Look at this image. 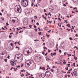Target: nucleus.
I'll return each mask as SVG.
<instances>
[{"instance_id": "338daca9", "label": "nucleus", "mask_w": 78, "mask_h": 78, "mask_svg": "<svg viewBox=\"0 0 78 78\" xmlns=\"http://www.w3.org/2000/svg\"><path fill=\"white\" fill-rule=\"evenodd\" d=\"M4 11V10H3V9H2V12H3V11Z\"/></svg>"}, {"instance_id": "f704fd0d", "label": "nucleus", "mask_w": 78, "mask_h": 78, "mask_svg": "<svg viewBox=\"0 0 78 78\" xmlns=\"http://www.w3.org/2000/svg\"><path fill=\"white\" fill-rule=\"evenodd\" d=\"M48 54V52H46V53L45 54V56H47V55Z\"/></svg>"}, {"instance_id": "c85d7f7f", "label": "nucleus", "mask_w": 78, "mask_h": 78, "mask_svg": "<svg viewBox=\"0 0 78 78\" xmlns=\"http://www.w3.org/2000/svg\"><path fill=\"white\" fill-rule=\"evenodd\" d=\"M51 70L52 72H54V70H53V69H51Z\"/></svg>"}, {"instance_id": "c756f323", "label": "nucleus", "mask_w": 78, "mask_h": 78, "mask_svg": "<svg viewBox=\"0 0 78 78\" xmlns=\"http://www.w3.org/2000/svg\"><path fill=\"white\" fill-rule=\"evenodd\" d=\"M48 69H50V67L48 68L47 69H46V70H48Z\"/></svg>"}, {"instance_id": "72a5a7b5", "label": "nucleus", "mask_w": 78, "mask_h": 78, "mask_svg": "<svg viewBox=\"0 0 78 78\" xmlns=\"http://www.w3.org/2000/svg\"><path fill=\"white\" fill-rule=\"evenodd\" d=\"M34 28H36V25H34Z\"/></svg>"}, {"instance_id": "6e6552de", "label": "nucleus", "mask_w": 78, "mask_h": 78, "mask_svg": "<svg viewBox=\"0 0 78 78\" xmlns=\"http://www.w3.org/2000/svg\"><path fill=\"white\" fill-rule=\"evenodd\" d=\"M2 55H6V54L4 52H2L1 54H0V58H3V56Z\"/></svg>"}, {"instance_id": "c9c22d12", "label": "nucleus", "mask_w": 78, "mask_h": 78, "mask_svg": "<svg viewBox=\"0 0 78 78\" xmlns=\"http://www.w3.org/2000/svg\"><path fill=\"white\" fill-rule=\"evenodd\" d=\"M61 22V23H60V25H62V24H63L62 22Z\"/></svg>"}, {"instance_id": "f03ea898", "label": "nucleus", "mask_w": 78, "mask_h": 78, "mask_svg": "<svg viewBox=\"0 0 78 78\" xmlns=\"http://www.w3.org/2000/svg\"><path fill=\"white\" fill-rule=\"evenodd\" d=\"M15 11L16 12L20 13L22 12V9L19 5H16L15 8Z\"/></svg>"}, {"instance_id": "4d7b16f0", "label": "nucleus", "mask_w": 78, "mask_h": 78, "mask_svg": "<svg viewBox=\"0 0 78 78\" xmlns=\"http://www.w3.org/2000/svg\"><path fill=\"white\" fill-rule=\"evenodd\" d=\"M23 64H22L21 65V67H23Z\"/></svg>"}, {"instance_id": "f8f14e48", "label": "nucleus", "mask_w": 78, "mask_h": 78, "mask_svg": "<svg viewBox=\"0 0 78 78\" xmlns=\"http://www.w3.org/2000/svg\"><path fill=\"white\" fill-rule=\"evenodd\" d=\"M44 30H49V28L48 27H46L44 28Z\"/></svg>"}, {"instance_id": "5fc2aeb1", "label": "nucleus", "mask_w": 78, "mask_h": 78, "mask_svg": "<svg viewBox=\"0 0 78 78\" xmlns=\"http://www.w3.org/2000/svg\"><path fill=\"white\" fill-rule=\"evenodd\" d=\"M54 24H55V22H56V21H55V20H54Z\"/></svg>"}, {"instance_id": "9b49d317", "label": "nucleus", "mask_w": 78, "mask_h": 78, "mask_svg": "<svg viewBox=\"0 0 78 78\" xmlns=\"http://www.w3.org/2000/svg\"><path fill=\"white\" fill-rule=\"evenodd\" d=\"M44 75H45V74L42 73V74L40 75V76H41L42 78H44L45 77Z\"/></svg>"}, {"instance_id": "603ef678", "label": "nucleus", "mask_w": 78, "mask_h": 78, "mask_svg": "<svg viewBox=\"0 0 78 78\" xmlns=\"http://www.w3.org/2000/svg\"><path fill=\"white\" fill-rule=\"evenodd\" d=\"M63 63L64 64H66V62H63Z\"/></svg>"}, {"instance_id": "1a4fd4ad", "label": "nucleus", "mask_w": 78, "mask_h": 78, "mask_svg": "<svg viewBox=\"0 0 78 78\" xmlns=\"http://www.w3.org/2000/svg\"><path fill=\"white\" fill-rule=\"evenodd\" d=\"M35 60H36L37 61H40L41 60V58L38 56H37L35 57Z\"/></svg>"}, {"instance_id": "a878e982", "label": "nucleus", "mask_w": 78, "mask_h": 78, "mask_svg": "<svg viewBox=\"0 0 78 78\" xmlns=\"http://www.w3.org/2000/svg\"><path fill=\"white\" fill-rule=\"evenodd\" d=\"M44 49H46V50H47V47H43Z\"/></svg>"}, {"instance_id": "de8ad7c7", "label": "nucleus", "mask_w": 78, "mask_h": 78, "mask_svg": "<svg viewBox=\"0 0 78 78\" xmlns=\"http://www.w3.org/2000/svg\"><path fill=\"white\" fill-rule=\"evenodd\" d=\"M50 51H51L49 49H48V52L50 53Z\"/></svg>"}, {"instance_id": "2f4dec72", "label": "nucleus", "mask_w": 78, "mask_h": 78, "mask_svg": "<svg viewBox=\"0 0 78 78\" xmlns=\"http://www.w3.org/2000/svg\"><path fill=\"white\" fill-rule=\"evenodd\" d=\"M2 29L3 30H5V28H3V27H2Z\"/></svg>"}, {"instance_id": "b1692460", "label": "nucleus", "mask_w": 78, "mask_h": 78, "mask_svg": "<svg viewBox=\"0 0 78 78\" xmlns=\"http://www.w3.org/2000/svg\"><path fill=\"white\" fill-rule=\"evenodd\" d=\"M6 25L7 26H8V25H9V24H8V23H6Z\"/></svg>"}, {"instance_id": "dca6fc26", "label": "nucleus", "mask_w": 78, "mask_h": 78, "mask_svg": "<svg viewBox=\"0 0 78 78\" xmlns=\"http://www.w3.org/2000/svg\"><path fill=\"white\" fill-rule=\"evenodd\" d=\"M12 22H13L14 23H15V22H16V20L13 19L12 20Z\"/></svg>"}, {"instance_id": "8fccbe9b", "label": "nucleus", "mask_w": 78, "mask_h": 78, "mask_svg": "<svg viewBox=\"0 0 78 78\" xmlns=\"http://www.w3.org/2000/svg\"><path fill=\"white\" fill-rule=\"evenodd\" d=\"M38 29L39 30V31H41V29H40V28L39 27H38Z\"/></svg>"}, {"instance_id": "7ed1b4c3", "label": "nucleus", "mask_w": 78, "mask_h": 78, "mask_svg": "<svg viewBox=\"0 0 78 78\" xmlns=\"http://www.w3.org/2000/svg\"><path fill=\"white\" fill-rule=\"evenodd\" d=\"M21 4L23 6L26 7L28 5V2L27 0H23L21 1Z\"/></svg>"}, {"instance_id": "2eb2a0df", "label": "nucleus", "mask_w": 78, "mask_h": 78, "mask_svg": "<svg viewBox=\"0 0 78 78\" xmlns=\"http://www.w3.org/2000/svg\"><path fill=\"white\" fill-rule=\"evenodd\" d=\"M68 68H69V67L68 66H67L66 68H65V69L66 70H69V69H68Z\"/></svg>"}, {"instance_id": "39448f33", "label": "nucleus", "mask_w": 78, "mask_h": 78, "mask_svg": "<svg viewBox=\"0 0 78 78\" xmlns=\"http://www.w3.org/2000/svg\"><path fill=\"white\" fill-rule=\"evenodd\" d=\"M11 65L12 66H16V62L14 61H11L10 62Z\"/></svg>"}, {"instance_id": "7c9ffc66", "label": "nucleus", "mask_w": 78, "mask_h": 78, "mask_svg": "<svg viewBox=\"0 0 78 78\" xmlns=\"http://www.w3.org/2000/svg\"><path fill=\"white\" fill-rule=\"evenodd\" d=\"M11 37H12V36L11 35H9V38H11Z\"/></svg>"}, {"instance_id": "c03bdc74", "label": "nucleus", "mask_w": 78, "mask_h": 78, "mask_svg": "<svg viewBox=\"0 0 78 78\" xmlns=\"http://www.w3.org/2000/svg\"><path fill=\"white\" fill-rule=\"evenodd\" d=\"M44 19H45V20H46L47 19V18L46 17H44Z\"/></svg>"}, {"instance_id": "e2e57ef3", "label": "nucleus", "mask_w": 78, "mask_h": 78, "mask_svg": "<svg viewBox=\"0 0 78 78\" xmlns=\"http://www.w3.org/2000/svg\"><path fill=\"white\" fill-rule=\"evenodd\" d=\"M76 37H78V35H77V34H76Z\"/></svg>"}, {"instance_id": "20e7f679", "label": "nucleus", "mask_w": 78, "mask_h": 78, "mask_svg": "<svg viewBox=\"0 0 78 78\" xmlns=\"http://www.w3.org/2000/svg\"><path fill=\"white\" fill-rule=\"evenodd\" d=\"M45 75L47 74V77H48L51 74V72L50 71H47L45 72Z\"/></svg>"}, {"instance_id": "6ab92c4d", "label": "nucleus", "mask_w": 78, "mask_h": 78, "mask_svg": "<svg viewBox=\"0 0 78 78\" xmlns=\"http://www.w3.org/2000/svg\"><path fill=\"white\" fill-rule=\"evenodd\" d=\"M16 31H19V30H20V29H19L18 28H16Z\"/></svg>"}, {"instance_id": "774afa93", "label": "nucleus", "mask_w": 78, "mask_h": 78, "mask_svg": "<svg viewBox=\"0 0 78 78\" xmlns=\"http://www.w3.org/2000/svg\"><path fill=\"white\" fill-rule=\"evenodd\" d=\"M36 0H32V2H35V1Z\"/></svg>"}, {"instance_id": "cd10ccee", "label": "nucleus", "mask_w": 78, "mask_h": 78, "mask_svg": "<svg viewBox=\"0 0 78 78\" xmlns=\"http://www.w3.org/2000/svg\"><path fill=\"white\" fill-rule=\"evenodd\" d=\"M34 17V18H35V19H37V17L36 16H35Z\"/></svg>"}, {"instance_id": "ddd939ff", "label": "nucleus", "mask_w": 78, "mask_h": 78, "mask_svg": "<svg viewBox=\"0 0 78 78\" xmlns=\"http://www.w3.org/2000/svg\"><path fill=\"white\" fill-rule=\"evenodd\" d=\"M66 26L68 27H70V25L69 24H67Z\"/></svg>"}, {"instance_id": "a211bd4d", "label": "nucleus", "mask_w": 78, "mask_h": 78, "mask_svg": "<svg viewBox=\"0 0 78 78\" xmlns=\"http://www.w3.org/2000/svg\"><path fill=\"white\" fill-rule=\"evenodd\" d=\"M69 39L70 40H71V41H73V39L71 37H69Z\"/></svg>"}, {"instance_id": "052dcab7", "label": "nucleus", "mask_w": 78, "mask_h": 78, "mask_svg": "<svg viewBox=\"0 0 78 78\" xmlns=\"http://www.w3.org/2000/svg\"><path fill=\"white\" fill-rule=\"evenodd\" d=\"M33 5H34V4L32 3V4H31L32 6H33Z\"/></svg>"}, {"instance_id": "423d86ee", "label": "nucleus", "mask_w": 78, "mask_h": 78, "mask_svg": "<svg viewBox=\"0 0 78 78\" xmlns=\"http://www.w3.org/2000/svg\"><path fill=\"white\" fill-rule=\"evenodd\" d=\"M27 66H30V65L29 63L30 64H31L33 63V61L31 60H28L27 61Z\"/></svg>"}, {"instance_id": "3c124183", "label": "nucleus", "mask_w": 78, "mask_h": 78, "mask_svg": "<svg viewBox=\"0 0 78 78\" xmlns=\"http://www.w3.org/2000/svg\"><path fill=\"white\" fill-rule=\"evenodd\" d=\"M27 73L28 74L27 75H30V74H29V73H28V72Z\"/></svg>"}, {"instance_id": "0e129e2a", "label": "nucleus", "mask_w": 78, "mask_h": 78, "mask_svg": "<svg viewBox=\"0 0 78 78\" xmlns=\"http://www.w3.org/2000/svg\"><path fill=\"white\" fill-rule=\"evenodd\" d=\"M63 6H66V4H63Z\"/></svg>"}, {"instance_id": "49530a36", "label": "nucleus", "mask_w": 78, "mask_h": 78, "mask_svg": "<svg viewBox=\"0 0 78 78\" xmlns=\"http://www.w3.org/2000/svg\"><path fill=\"white\" fill-rule=\"evenodd\" d=\"M77 73H75V74L74 75V76H75L76 75H76H77Z\"/></svg>"}, {"instance_id": "680f3d73", "label": "nucleus", "mask_w": 78, "mask_h": 78, "mask_svg": "<svg viewBox=\"0 0 78 78\" xmlns=\"http://www.w3.org/2000/svg\"><path fill=\"white\" fill-rule=\"evenodd\" d=\"M44 12H47V11H46L45 9H44Z\"/></svg>"}, {"instance_id": "473e14b6", "label": "nucleus", "mask_w": 78, "mask_h": 78, "mask_svg": "<svg viewBox=\"0 0 78 78\" xmlns=\"http://www.w3.org/2000/svg\"><path fill=\"white\" fill-rule=\"evenodd\" d=\"M75 9H76V10L77 9V8H76V7H75V8H73V9H74V10Z\"/></svg>"}, {"instance_id": "4468645a", "label": "nucleus", "mask_w": 78, "mask_h": 78, "mask_svg": "<svg viewBox=\"0 0 78 78\" xmlns=\"http://www.w3.org/2000/svg\"><path fill=\"white\" fill-rule=\"evenodd\" d=\"M42 69H43L44 70H45V68L44 67H43L42 68Z\"/></svg>"}, {"instance_id": "a18cd8bd", "label": "nucleus", "mask_w": 78, "mask_h": 78, "mask_svg": "<svg viewBox=\"0 0 78 78\" xmlns=\"http://www.w3.org/2000/svg\"><path fill=\"white\" fill-rule=\"evenodd\" d=\"M51 22H52V21H51V22L50 21H49L48 22V23H51Z\"/></svg>"}, {"instance_id": "e433bc0d", "label": "nucleus", "mask_w": 78, "mask_h": 78, "mask_svg": "<svg viewBox=\"0 0 78 78\" xmlns=\"http://www.w3.org/2000/svg\"><path fill=\"white\" fill-rule=\"evenodd\" d=\"M75 70V71H74L75 73H77V71L76 70Z\"/></svg>"}, {"instance_id": "6e6d98bb", "label": "nucleus", "mask_w": 78, "mask_h": 78, "mask_svg": "<svg viewBox=\"0 0 78 78\" xmlns=\"http://www.w3.org/2000/svg\"><path fill=\"white\" fill-rule=\"evenodd\" d=\"M34 30H35L36 31H37V29H34Z\"/></svg>"}, {"instance_id": "bb28decb", "label": "nucleus", "mask_w": 78, "mask_h": 78, "mask_svg": "<svg viewBox=\"0 0 78 78\" xmlns=\"http://www.w3.org/2000/svg\"><path fill=\"white\" fill-rule=\"evenodd\" d=\"M22 75H23V76H22V75H21V76L22 77H23L24 76H25V74H22Z\"/></svg>"}, {"instance_id": "4be33fe9", "label": "nucleus", "mask_w": 78, "mask_h": 78, "mask_svg": "<svg viewBox=\"0 0 78 78\" xmlns=\"http://www.w3.org/2000/svg\"><path fill=\"white\" fill-rule=\"evenodd\" d=\"M4 61H5V62H7V59H4Z\"/></svg>"}, {"instance_id": "58836bf2", "label": "nucleus", "mask_w": 78, "mask_h": 78, "mask_svg": "<svg viewBox=\"0 0 78 78\" xmlns=\"http://www.w3.org/2000/svg\"><path fill=\"white\" fill-rule=\"evenodd\" d=\"M58 19H59V20H60V21H61V20H62L61 19H60V18H58Z\"/></svg>"}, {"instance_id": "864d4df0", "label": "nucleus", "mask_w": 78, "mask_h": 78, "mask_svg": "<svg viewBox=\"0 0 78 78\" xmlns=\"http://www.w3.org/2000/svg\"><path fill=\"white\" fill-rule=\"evenodd\" d=\"M16 67H17V68H19L20 67V66L19 65L18 66H16Z\"/></svg>"}, {"instance_id": "bf43d9fd", "label": "nucleus", "mask_w": 78, "mask_h": 78, "mask_svg": "<svg viewBox=\"0 0 78 78\" xmlns=\"http://www.w3.org/2000/svg\"><path fill=\"white\" fill-rule=\"evenodd\" d=\"M65 76L66 77V78H67V74L65 75Z\"/></svg>"}, {"instance_id": "13d9d810", "label": "nucleus", "mask_w": 78, "mask_h": 78, "mask_svg": "<svg viewBox=\"0 0 78 78\" xmlns=\"http://www.w3.org/2000/svg\"><path fill=\"white\" fill-rule=\"evenodd\" d=\"M14 34V33H10V35H11V34Z\"/></svg>"}, {"instance_id": "412c9836", "label": "nucleus", "mask_w": 78, "mask_h": 78, "mask_svg": "<svg viewBox=\"0 0 78 78\" xmlns=\"http://www.w3.org/2000/svg\"><path fill=\"white\" fill-rule=\"evenodd\" d=\"M41 33H42V32H39L38 33V34H39V35H41Z\"/></svg>"}, {"instance_id": "393cba45", "label": "nucleus", "mask_w": 78, "mask_h": 78, "mask_svg": "<svg viewBox=\"0 0 78 78\" xmlns=\"http://www.w3.org/2000/svg\"><path fill=\"white\" fill-rule=\"evenodd\" d=\"M10 45L11 46H13V44L12 43L10 44Z\"/></svg>"}, {"instance_id": "79ce46f5", "label": "nucleus", "mask_w": 78, "mask_h": 78, "mask_svg": "<svg viewBox=\"0 0 78 78\" xmlns=\"http://www.w3.org/2000/svg\"><path fill=\"white\" fill-rule=\"evenodd\" d=\"M9 57H10V56L8 55V56L7 57V58L8 59H9Z\"/></svg>"}, {"instance_id": "a19ab883", "label": "nucleus", "mask_w": 78, "mask_h": 78, "mask_svg": "<svg viewBox=\"0 0 78 78\" xmlns=\"http://www.w3.org/2000/svg\"><path fill=\"white\" fill-rule=\"evenodd\" d=\"M42 53L43 55H45V53H44V51H43L42 52Z\"/></svg>"}, {"instance_id": "ea45409f", "label": "nucleus", "mask_w": 78, "mask_h": 78, "mask_svg": "<svg viewBox=\"0 0 78 78\" xmlns=\"http://www.w3.org/2000/svg\"><path fill=\"white\" fill-rule=\"evenodd\" d=\"M59 52L60 53H61V50H59Z\"/></svg>"}, {"instance_id": "5701e85b", "label": "nucleus", "mask_w": 78, "mask_h": 78, "mask_svg": "<svg viewBox=\"0 0 78 78\" xmlns=\"http://www.w3.org/2000/svg\"><path fill=\"white\" fill-rule=\"evenodd\" d=\"M34 41L35 42H37V41H39V40H34Z\"/></svg>"}, {"instance_id": "f3484780", "label": "nucleus", "mask_w": 78, "mask_h": 78, "mask_svg": "<svg viewBox=\"0 0 78 78\" xmlns=\"http://www.w3.org/2000/svg\"><path fill=\"white\" fill-rule=\"evenodd\" d=\"M56 53L55 52L53 53V55H55V56H56Z\"/></svg>"}, {"instance_id": "f257e3e1", "label": "nucleus", "mask_w": 78, "mask_h": 78, "mask_svg": "<svg viewBox=\"0 0 78 78\" xmlns=\"http://www.w3.org/2000/svg\"><path fill=\"white\" fill-rule=\"evenodd\" d=\"M23 56L22 55V54H19L16 55H15L14 59L16 61L18 62L19 61L20 62H22L23 61Z\"/></svg>"}, {"instance_id": "0eeeda50", "label": "nucleus", "mask_w": 78, "mask_h": 78, "mask_svg": "<svg viewBox=\"0 0 78 78\" xmlns=\"http://www.w3.org/2000/svg\"><path fill=\"white\" fill-rule=\"evenodd\" d=\"M23 53L25 55H27V56H29L30 55V51L27 50V51L25 52V51H23Z\"/></svg>"}, {"instance_id": "09e8293b", "label": "nucleus", "mask_w": 78, "mask_h": 78, "mask_svg": "<svg viewBox=\"0 0 78 78\" xmlns=\"http://www.w3.org/2000/svg\"><path fill=\"white\" fill-rule=\"evenodd\" d=\"M37 25H39V23L38 22L37 23Z\"/></svg>"}, {"instance_id": "aec40b11", "label": "nucleus", "mask_w": 78, "mask_h": 78, "mask_svg": "<svg viewBox=\"0 0 78 78\" xmlns=\"http://www.w3.org/2000/svg\"><path fill=\"white\" fill-rule=\"evenodd\" d=\"M21 72H25V69H23V70H21Z\"/></svg>"}, {"instance_id": "37998d69", "label": "nucleus", "mask_w": 78, "mask_h": 78, "mask_svg": "<svg viewBox=\"0 0 78 78\" xmlns=\"http://www.w3.org/2000/svg\"><path fill=\"white\" fill-rule=\"evenodd\" d=\"M29 27H30V28H32L31 26V25H30L29 26Z\"/></svg>"}, {"instance_id": "9d476101", "label": "nucleus", "mask_w": 78, "mask_h": 78, "mask_svg": "<svg viewBox=\"0 0 78 78\" xmlns=\"http://www.w3.org/2000/svg\"><path fill=\"white\" fill-rule=\"evenodd\" d=\"M46 61H49V62H50V61H51V59H50V58H49L48 57H46Z\"/></svg>"}, {"instance_id": "4c0bfd02", "label": "nucleus", "mask_w": 78, "mask_h": 78, "mask_svg": "<svg viewBox=\"0 0 78 78\" xmlns=\"http://www.w3.org/2000/svg\"><path fill=\"white\" fill-rule=\"evenodd\" d=\"M68 77L69 78V77H70V75H69L68 74Z\"/></svg>"}, {"instance_id": "69168bd1", "label": "nucleus", "mask_w": 78, "mask_h": 78, "mask_svg": "<svg viewBox=\"0 0 78 78\" xmlns=\"http://www.w3.org/2000/svg\"><path fill=\"white\" fill-rule=\"evenodd\" d=\"M75 60H77V57H76L75 58Z\"/></svg>"}]
</instances>
